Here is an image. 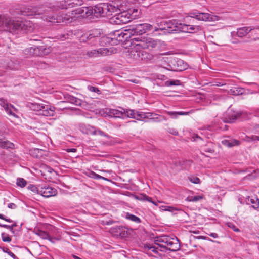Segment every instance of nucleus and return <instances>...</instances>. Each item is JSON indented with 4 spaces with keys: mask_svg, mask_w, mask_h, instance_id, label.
Instances as JSON below:
<instances>
[{
    "mask_svg": "<svg viewBox=\"0 0 259 259\" xmlns=\"http://www.w3.org/2000/svg\"><path fill=\"white\" fill-rule=\"evenodd\" d=\"M37 234L41 237L42 239H47L49 237V234L46 232L44 231H38Z\"/></svg>",
    "mask_w": 259,
    "mask_h": 259,
    "instance_id": "obj_41",
    "label": "nucleus"
},
{
    "mask_svg": "<svg viewBox=\"0 0 259 259\" xmlns=\"http://www.w3.org/2000/svg\"><path fill=\"white\" fill-rule=\"evenodd\" d=\"M152 25L148 23L138 24L131 26L128 29L131 38L139 37L145 33L147 31L151 30Z\"/></svg>",
    "mask_w": 259,
    "mask_h": 259,
    "instance_id": "obj_6",
    "label": "nucleus"
},
{
    "mask_svg": "<svg viewBox=\"0 0 259 259\" xmlns=\"http://www.w3.org/2000/svg\"><path fill=\"white\" fill-rule=\"evenodd\" d=\"M180 83V81L179 80H171V81H166V84L167 85H170V86L178 85H179Z\"/></svg>",
    "mask_w": 259,
    "mask_h": 259,
    "instance_id": "obj_44",
    "label": "nucleus"
},
{
    "mask_svg": "<svg viewBox=\"0 0 259 259\" xmlns=\"http://www.w3.org/2000/svg\"><path fill=\"white\" fill-rule=\"evenodd\" d=\"M73 3L80 6L83 4V2L82 0H73Z\"/></svg>",
    "mask_w": 259,
    "mask_h": 259,
    "instance_id": "obj_55",
    "label": "nucleus"
},
{
    "mask_svg": "<svg viewBox=\"0 0 259 259\" xmlns=\"http://www.w3.org/2000/svg\"><path fill=\"white\" fill-rule=\"evenodd\" d=\"M30 53L35 56H45L49 54L51 49L50 47L45 46L31 47L29 49Z\"/></svg>",
    "mask_w": 259,
    "mask_h": 259,
    "instance_id": "obj_13",
    "label": "nucleus"
},
{
    "mask_svg": "<svg viewBox=\"0 0 259 259\" xmlns=\"http://www.w3.org/2000/svg\"><path fill=\"white\" fill-rule=\"evenodd\" d=\"M33 29V25L29 21L14 20L8 15H0V31L19 34L31 32Z\"/></svg>",
    "mask_w": 259,
    "mask_h": 259,
    "instance_id": "obj_1",
    "label": "nucleus"
},
{
    "mask_svg": "<svg viewBox=\"0 0 259 259\" xmlns=\"http://www.w3.org/2000/svg\"><path fill=\"white\" fill-rule=\"evenodd\" d=\"M201 199H202V197L201 196H195L193 197L187 198V200L189 201H192V202H197Z\"/></svg>",
    "mask_w": 259,
    "mask_h": 259,
    "instance_id": "obj_42",
    "label": "nucleus"
},
{
    "mask_svg": "<svg viewBox=\"0 0 259 259\" xmlns=\"http://www.w3.org/2000/svg\"><path fill=\"white\" fill-rule=\"evenodd\" d=\"M73 18L70 15L64 14L62 22L70 23L72 21Z\"/></svg>",
    "mask_w": 259,
    "mask_h": 259,
    "instance_id": "obj_37",
    "label": "nucleus"
},
{
    "mask_svg": "<svg viewBox=\"0 0 259 259\" xmlns=\"http://www.w3.org/2000/svg\"><path fill=\"white\" fill-rule=\"evenodd\" d=\"M109 116L115 118H125L129 117L139 120H142L143 118L147 117V114L142 112L137 111L134 110H125L120 108V110L111 109L108 113Z\"/></svg>",
    "mask_w": 259,
    "mask_h": 259,
    "instance_id": "obj_3",
    "label": "nucleus"
},
{
    "mask_svg": "<svg viewBox=\"0 0 259 259\" xmlns=\"http://www.w3.org/2000/svg\"><path fill=\"white\" fill-rule=\"evenodd\" d=\"M10 226H12V228H13L14 229V228L16 226V223H15Z\"/></svg>",
    "mask_w": 259,
    "mask_h": 259,
    "instance_id": "obj_64",
    "label": "nucleus"
},
{
    "mask_svg": "<svg viewBox=\"0 0 259 259\" xmlns=\"http://www.w3.org/2000/svg\"><path fill=\"white\" fill-rule=\"evenodd\" d=\"M0 227L9 229L10 231H11L13 233H14V229L12 228V226H11L10 225H8L6 224H0Z\"/></svg>",
    "mask_w": 259,
    "mask_h": 259,
    "instance_id": "obj_48",
    "label": "nucleus"
},
{
    "mask_svg": "<svg viewBox=\"0 0 259 259\" xmlns=\"http://www.w3.org/2000/svg\"><path fill=\"white\" fill-rule=\"evenodd\" d=\"M241 115V114L239 112H234L232 114L228 113L227 116L226 117H224L223 121L227 123H233L238 119Z\"/></svg>",
    "mask_w": 259,
    "mask_h": 259,
    "instance_id": "obj_22",
    "label": "nucleus"
},
{
    "mask_svg": "<svg viewBox=\"0 0 259 259\" xmlns=\"http://www.w3.org/2000/svg\"><path fill=\"white\" fill-rule=\"evenodd\" d=\"M127 29L124 30H118L115 31L111 34L113 42L112 44L117 45L119 42H122L127 40L128 38H130L131 36Z\"/></svg>",
    "mask_w": 259,
    "mask_h": 259,
    "instance_id": "obj_10",
    "label": "nucleus"
},
{
    "mask_svg": "<svg viewBox=\"0 0 259 259\" xmlns=\"http://www.w3.org/2000/svg\"><path fill=\"white\" fill-rule=\"evenodd\" d=\"M64 13H60L57 15H50L49 14H47V13L43 15L41 18L46 21L53 22V23H61L62 22L63 18Z\"/></svg>",
    "mask_w": 259,
    "mask_h": 259,
    "instance_id": "obj_15",
    "label": "nucleus"
},
{
    "mask_svg": "<svg viewBox=\"0 0 259 259\" xmlns=\"http://www.w3.org/2000/svg\"><path fill=\"white\" fill-rule=\"evenodd\" d=\"M125 218L136 223H140L141 222V220L139 217L128 212L126 213Z\"/></svg>",
    "mask_w": 259,
    "mask_h": 259,
    "instance_id": "obj_34",
    "label": "nucleus"
},
{
    "mask_svg": "<svg viewBox=\"0 0 259 259\" xmlns=\"http://www.w3.org/2000/svg\"><path fill=\"white\" fill-rule=\"evenodd\" d=\"M79 106L83 107L84 109H87L88 107V106H89V105H88V104L87 103V105H85V104H81V105H79Z\"/></svg>",
    "mask_w": 259,
    "mask_h": 259,
    "instance_id": "obj_62",
    "label": "nucleus"
},
{
    "mask_svg": "<svg viewBox=\"0 0 259 259\" xmlns=\"http://www.w3.org/2000/svg\"><path fill=\"white\" fill-rule=\"evenodd\" d=\"M107 7L108 16L112 15L114 13H116L117 14L120 11L118 7L115 5L107 3Z\"/></svg>",
    "mask_w": 259,
    "mask_h": 259,
    "instance_id": "obj_26",
    "label": "nucleus"
},
{
    "mask_svg": "<svg viewBox=\"0 0 259 259\" xmlns=\"http://www.w3.org/2000/svg\"><path fill=\"white\" fill-rule=\"evenodd\" d=\"M14 144L5 139L0 138V147L3 148H13Z\"/></svg>",
    "mask_w": 259,
    "mask_h": 259,
    "instance_id": "obj_30",
    "label": "nucleus"
},
{
    "mask_svg": "<svg viewBox=\"0 0 259 259\" xmlns=\"http://www.w3.org/2000/svg\"><path fill=\"white\" fill-rule=\"evenodd\" d=\"M208 235L214 238H217L218 237V235L215 233H211L208 234Z\"/></svg>",
    "mask_w": 259,
    "mask_h": 259,
    "instance_id": "obj_60",
    "label": "nucleus"
},
{
    "mask_svg": "<svg viewBox=\"0 0 259 259\" xmlns=\"http://www.w3.org/2000/svg\"><path fill=\"white\" fill-rule=\"evenodd\" d=\"M172 63H173L174 67H171V70L182 71L186 68V64L181 59H174Z\"/></svg>",
    "mask_w": 259,
    "mask_h": 259,
    "instance_id": "obj_20",
    "label": "nucleus"
},
{
    "mask_svg": "<svg viewBox=\"0 0 259 259\" xmlns=\"http://www.w3.org/2000/svg\"><path fill=\"white\" fill-rule=\"evenodd\" d=\"M0 219L4 220L8 222H12V221L11 220L6 218L5 217H4V216L2 214H1V213H0Z\"/></svg>",
    "mask_w": 259,
    "mask_h": 259,
    "instance_id": "obj_58",
    "label": "nucleus"
},
{
    "mask_svg": "<svg viewBox=\"0 0 259 259\" xmlns=\"http://www.w3.org/2000/svg\"><path fill=\"white\" fill-rule=\"evenodd\" d=\"M8 208H11V209H16L17 207V206L15 204H14L13 203H11L8 205Z\"/></svg>",
    "mask_w": 259,
    "mask_h": 259,
    "instance_id": "obj_54",
    "label": "nucleus"
},
{
    "mask_svg": "<svg viewBox=\"0 0 259 259\" xmlns=\"http://www.w3.org/2000/svg\"><path fill=\"white\" fill-rule=\"evenodd\" d=\"M254 29L259 30V25H255L250 27H243L238 28L236 31V35L239 37H242L246 36L247 34Z\"/></svg>",
    "mask_w": 259,
    "mask_h": 259,
    "instance_id": "obj_16",
    "label": "nucleus"
},
{
    "mask_svg": "<svg viewBox=\"0 0 259 259\" xmlns=\"http://www.w3.org/2000/svg\"><path fill=\"white\" fill-rule=\"evenodd\" d=\"M134 47L128 51V58L133 60H140V55L141 48L138 46V44L134 42Z\"/></svg>",
    "mask_w": 259,
    "mask_h": 259,
    "instance_id": "obj_14",
    "label": "nucleus"
},
{
    "mask_svg": "<svg viewBox=\"0 0 259 259\" xmlns=\"http://www.w3.org/2000/svg\"><path fill=\"white\" fill-rule=\"evenodd\" d=\"M84 9L86 11H87L88 8L87 7H85V8H79L75 10L73 12H75V14H80L81 15H83V12H84Z\"/></svg>",
    "mask_w": 259,
    "mask_h": 259,
    "instance_id": "obj_45",
    "label": "nucleus"
},
{
    "mask_svg": "<svg viewBox=\"0 0 259 259\" xmlns=\"http://www.w3.org/2000/svg\"><path fill=\"white\" fill-rule=\"evenodd\" d=\"M190 16L198 20L204 21L213 22L220 20L219 16L213 15L212 13L195 12L190 13Z\"/></svg>",
    "mask_w": 259,
    "mask_h": 259,
    "instance_id": "obj_9",
    "label": "nucleus"
},
{
    "mask_svg": "<svg viewBox=\"0 0 259 259\" xmlns=\"http://www.w3.org/2000/svg\"><path fill=\"white\" fill-rule=\"evenodd\" d=\"M66 98L68 101V102H70L71 103L74 104L75 105H81V104H82L87 105L86 102L82 101L80 99H78L73 96L67 95Z\"/></svg>",
    "mask_w": 259,
    "mask_h": 259,
    "instance_id": "obj_25",
    "label": "nucleus"
},
{
    "mask_svg": "<svg viewBox=\"0 0 259 259\" xmlns=\"http://www.w3.org/2000/svg\"><path fill=\"white\" fill-rule=\"evenodd\" d=\"M140 60H143L145 61H150L153 59V56L152 54L142 50H141L140 51Z\"/></svg>",
    "mask_w": 259,
    "mask_h": 259,
    "instance_id": "obj_27",
    "label": "nucleus"
},
{
    "mask_svg": "<svg viewBox=\"0 0 259 259\" xmlns=\"http://www.w3.org/2000/svg\"><path fill=\"white\" fill-rule=\"evenodd\" d=\"M87 89L92 92H95L97 93L98 94H100L101 92L99 89L95 87L91 86V85H88Z\"/></svg>",
    "mask_w": 259,
    "mask_h": 259,
    "instance_id": "obj_40",
    "label": "nucleus"
},
{
    "mask_svg": "<svg viewBox=\"0 0 259 259\" xmlns=\"http://www.w3.org/2000/svg\"><path fill=\"white\" fill-rule=\"evenodd\" d=\"M193 138L194 139V141H198V140H202V138L200 137H199L198 135H194V136H193Z\"/></svg>",
    "mask_w": 259,
    "mask_h": 259,
    "instance_id": "obj_56",
    "label": "nucleus"
},
{
    "mask_svg": "<svg viewBox=\"0 0 259 259\" xmlns=\"http://www.w3.org/2000/svg\"><path fill=\"white\" fill-rule=\"evenodd\" d=\"M228 226L230 228H232L235 232H239L240 231V230L237 228L235 225H234L232 223H229L228 224Z\"/></svg>",
    "mask_w": 259,
    "mask_h": 259,
    "instance_id": "obj_50",
    "label": "nucleus"
},
{
    "mask_svg": "<svg viewBox=\"0 0 259 259\" xmlns=\"http://www.w3.org/2000/svg\"><path fill=\"white\" fill-rule=\"evenodd\" d=\"M135 198L137 200H141V201L146 200L152 203L153 204H154L156 206L157 205V204L156 202H155L152 200L151 198L148 197V196H147L145 194H139L138 195L136 196Z\"/></svg>",
    "mask_w": 259,
    "mask_h": 259,
    "instance_id": "obj_31",
    "label": "nucleus"
},
{
    "mask_svg": "<svg viewBox=\"0 0 259 259\" xmlns=\"http://www.w3.org/2000/svg\"><path fill=\"white\" fill-rule=\"evenodd\" d=\"M132 19L131 14L127 12L123 11L116 14L111 18L110 21L112 23L120 25L130 22Z\"/></svg>",
    "mask_w": 259,
    "mask_h": 259,
    "instance_id": "obj_8",
    "label": "nucleus"
},
{
    "mask_svg": "<svg viewBox=\"0 0 259 259\" xmlns=\"http://www.w3.org/2000/svg\"><path fill=\"white\" fill-rule=\"evenodd\" d=\"M99 36H96L94 38H91V40H90L88 43L92 46L95 45L99 40Z\"/></svg>",
    "mask_w": 259,
    "mask_h": 259,
    "instance_id": "obj_47",
    "label": "nucleus"
},
{
    "mask_svg": "<svg viewBox=\"0 0 259 259\" xmlns=\"http://www.w3.org/2000/svg\"><path fill=\"white\" fill-rule=\"evenodd\" d=\"M68 36H69L68 34H62V36L61 37H60L59 38L62 40L66 39L68 38V37H69Z\"/></svg>",
    "mask_w": 259,
    "mask_h": 259,
    "instance_id": "obj_59",
    "label": "nucleus"
},
{
    "mask_svg": "<svg viewBox=\"0 0 259 259\" xmlns=\"http://www.w3.org/2000/svg\"><path fill=\"white\" fill-rule=\"evenodd\" d=\"M3 251L7 253H8L11 257H12L14 258H15L16 255L11 251H10L8 248H6L5 249H4Z\"/></svg>",
    "mask_w": 259,
    "mask_h": 259,
    "instance_id": "obj_51",
    "label": "nucleus"
},
{
    "mask_svg": "<svg viewBox=\"0 0 259 259\" xmlns=\"http://www.w3.org/2000/svg\"><path fill=\"white\" fill-rule=\"evenodd\" d=\"M160 29L165 30L168 33L181 31L186 33H195L201 30L200 26L191 25L179 23L176 20L165 21L160 22Z\"/></svg>",
    "mask_w": 259,
    "mask_h": 259,
    "instance_id": "obj_2",
    "label": "nucleus"
},
{
    "mask_svg": "<svg viewBox=\"0 0 259 259\" xmlns=\"http://www.w3.org/2000/svg\"><path fill=\"white\" fill-rule=\"evenodd\" d=\"M143 113L147 114L146 116H148L147 117H145V118H150V120L154 122H160L163 120H167V118L163 115L152 113ZM144 119H145V118Z\"/></svg>",
    "mask_w": 259,
    "mask_h": 259,
    "instance_id": "obj_21",
    "label": "nucleus"
},
{
    "mask_svg": "<svg viewBox=\"0 0 259 259\" xmlns=\"http://www.w3.org/2000/svg\"><path fill=\"white\" fill-rule=\"evenodd\" d=\"M91 134L93 135H100L101 136L104 135V133L100 130H94L92 132Z\"/></svg>",
    "mask_w": 259,
    "mask_h": 259,
    "instance_id": "obj_52",
    "label": "nucleus"
},
{
    "mask_svg": "<svg viewBox=\"0 0 259 259\" xmlns=\"http://www.w3.org/2000/svg\"><path fill=\"white\" fill-rule=\"evenodd\" d=\"M169 132L174 135H178V132L174 128L169 129Z\"/></svg>",
    "mask_w": 259,
    "mask_h": 259,
    "instance_id": "obj_57",
    "label": "nucleus"
},
{
    "mask_svg": "<svg viewBox=\"0 0 259 259\" xmlns=\"http://www.w3.org/2000/svg\"><path fill=\"white\" fill-rule=\"evenodd\" d=\"M40 187H37L36 186L33 185H30L28 186L27 188L35 193L40 194V193H39Z\"/></svg>",
    "mask_w": 259,
    "mask_h": 259,
    "instance_id": "obj_38",
    "label": "nucleus"
},
{
    "mask_svg": "<svg viewBox=\"0 0 259 259\" xmlns=\"http://www.w3.org/2000/svg\"><path fill=\"white\" fill-rule=\"evenodd\" d=\"M246 141L248 142H251L252 141L258 140L259 141V136H252L251 137L246 136Z\"/></svg>",
    "mask_w": 259,
    "mask_h": 259,
    "instance_id": "obj_46",
    "label": "nucleus"
},
{
    "mask_svg": "<svg viewBox=\"0 0 259 259\" xmlns=\"http://www.w3.org/2000/svg\"><path fill=\"white\" fill-rule=\"evenodd\" d=\"M253 31H254L252 34H254V36H256V37L254 38V40L255 41L256 40L259 39V30L258 29H254Z\"/></svg>",
    "mask_w": 259,
    "mask_h": 259,
    "instance_id": "obj_49",
    "label": "nucleus"
},
{
    "mask_svg": "<svg viewBox=\"0 0 259 259\" xmlns=\"http://www.w3.org/2000/svg\"><path fill=\"white\" fill-rule=\"evenodd\" d=\"M188 179L190 182L194 184H199L200 183V179L198 177L190 176L188 177Z\"/></svg>",
    "mask_w": 259,
    "mask_h": 259,
    "instance_id": "obj_43",
    "label": "nucleus"
},
{
    "mask_svg": "<svg viewBox=\"0 0 259 259\" xmlns=\"http://www.w3.org/2000/svg\"><path fill=\"white\" fill-rule=\"evenodd\" d=\"M156 246L155 245H152L150 244H146L144 246L145 248L148 250H151L154 253H158V250H159L160 248L158 245Z\"/></svg>",
    "mask_w": 259,
    "mask_h": 259,
    "instance_id": "obj_35",
    "label": "nucleus"
},
{
    "mask_svg": "<svg viewBox=\"0 0 259 259\" xmlns=\"http://www.w3.org/2000/svg\"><path fill=\"white\" fill-rule=\"evenodd\" d=\"M98 42L100 46H104L108 44L114 45L112 44L113 40L111 36V34L110 36H103L99 39Z\"/></svg>",
    "mask_w": 259,
    "mask_h": 259,
    "instance_id": "obj_24",
    "label": "nucleus"
},
{
    "mask_svg": "<svg viewBox=\"0 0 259 259\" xmlns=\"http://www.w3.org/2000/svg\"><path fill=\"white\" fill-rule=\"evenodd\" d=\"M132 44H134V41L138 44L142 49H151L155 48L158 44L157 41L154 39L148 37L140 36L131 38Z\"/></svg>",
    "mask_w": 259,
    "mask_h": 259,
    "instance_id": "obj_5",
    "label": "nucleus"
},
{
    "mask_svg": "<svg viewBox=\"0 0 259 259\" xmlns=\"http://www.w3.org/2000/svg\"><path fill=\"white\" fill-rule=\"evenodd\" d=\"M93 177L95 178V179H104V180H106V179H105V178H104L103 177L101 176H100L96 173H94L93 172Z\"/></svg>",
    "mask_w": 259,
    "mask_h": 259,
    "instance_id": "obj_53",
    "label": "nucleus"
},
{
    "mask_svg": "<svg viewBox=\"0 0 259 259\" xmlns=\"http://www.w3.org/2000/svg\"><path fill=\"white\" fill-rule=\"evenodd\" d=\"M155 244L160 247L159 250L161 251H165V249H166L175 252L180 248L178 239L168 236H162L157 238L155 241Z\"/></svg>",
    "mask_w": 259,
    "mask_h": 259,
    "instance_id": "obj_4",
    "label": "nucleus"
},
{
    "mask_svg": "<svg viewBox=\"0 0 259 259\" xmlns=\"http://www.w3.org/2000/svg\"><path fill=\"white\" fill-rule=\"evenodd\" d=\"M244 89L241 88H233L228 91V93L230 94L233 95H242L243 93Z\"/></svg>",
    "mask_w": 259,
    "mask_h": 259,
    "instance_id": "obj_32",
    "label": "nucleus"
},
{
    "mask_svg": "<svg viewBox=\"0 0 259 259\" xmlns=\"http://www.w3.org/2000/svg\"><path fill=\"white\" fill-rule=\"evenodd\" d=\"M205 152H209V153H213V150L211 149V148H208V149H207L206 150H204Z\"/></svg>",
    "mask_w": 259,
    "mask_h": 259,
    "instance_id": "obj_61",
    "label": "nucleus"
},
{
    "mask_svg": "<svg viewBox=\"0 0 259 259\" xmlns=\"http://www.w3.org/2000/svg\"><path fill=\"white\" fill-rule=\"evenodd\" d=\"M249 203L253 204L252 205L253 208L255 209L259 208V200L256 197H248L247 199V203L249 204Z\"/></svg>",
    "mask_w": 259,
    "mask_h": 259,
    "instance_id": "obj_29",
    "label": "nucleus"
},
{
    "mask_svg": "<svg viewBox=\"0 0 259 259\" xmlns=\"http://www.w3.org/2000/svg\"><path fill=\"white\" fill-rule=\"evenodd\" d=\"M46 13V10L42 7H25L21 10V14L24 16L44 15Z\"/></svg>",
    "mask_w": 259,
    "mask_h": 259,
    "instance_id": "obj_11",
    "label": "nucleus"
},
{
    "mask_svg": "<svg viewBox=\"0 0 259 259\" xmlns=\"http://www.w3.org/2000/svg\"><path fill=\"white\" fill-rule=\"evenodd\" d=\"M100 33L98 30H95L92 31L89 34H84L82 35L80 38V40L82 42H89L91 40V38H94L96 36H100Z\"/></svg>",
    "mask_w": 259,
    "mask_h": 259,
    "instance_id": "obj_23",
    "label": "nucleus"
},
{
    "mask_svg": "<svg viewBox=\"0 0 259 259\" xmlns=\"http://www.w3.org/2000/svg\"><path fill=\"white\" fill-rule=\"evenodd\" d=\"M112 52V49H108L107 48H101L98 49L88 50L86 52V55L90 58L99 57L100 56L110 55Z\"/></svg>",
    "mask_w": 259,
    "mask_h": 259,
    "instance_id": "obj_12",
    "label": "nucleus"
},
{
    "mask_svg": "<svg viewBox=\"0 0 259 259\" xmlns=\"http://www.w3.org/2000/svg\"><path fill=\"white\" fill-rule=\"evenodd\" d=\"M30 108L38 112V114L45 116H53L55 114L54 108H51L49 105L43 104L32 103L30 105Z\"/></svg>",
    "mask_w": 259,
    "mask_h": 259,
    "instance_id": "obj_7",
    "label": "nucleus"
},
{
    "mask_svg": "<svg viewBox=\"0 0 259 259\" xmlns=\"http://www.w3.org/2000/svg\"><path fill=\"white\" fill-rule=\"evenodd\" d=\"M1 237L2 240L4 242H10L11 241V238L10 237V236L5 233H2L1 234Z\"/></svg>",
    "mask_w": 259,
    "mask_h": 259,
    "instance_id": "obj_39",
    "label": "nucleus"
},
{
    "mask_svg": "<svg viewBox=\"0 0 259 259\" xmlns=\"http://www.w3.org/2000/svg\"><path fill=\"white\" fill-rule=\"evenodd\" d=\"M222 143L224 145L229 147H231L235 145H238L240 143L239 141L236 140H233L231 141L225 140L222 141Z\"/></svg>",
    "mask_w": 259,
    "mask_h": 259,
    "instance_id": "obj_33",
    "label": "nucleus"
},
{
    "mask_svg": "<svg viewBox=\"0 0 259 259\" xmlns=\"http://www.w3.org/2000/svg\"><path fill=\"white\" fill-rule=\"evenodd\" d=\"M39 193L45 197H49L56 195L57 193L56 190L51 187H40L39 188Z\"/></svg>",
    "mask_w": 259,
    "mask_h": 259,
    "instance_id": "obj_17",
    "label": "nucleus"
},
{
    "mask_svg": "<svg viewBox=\"0 0 259 259\" xmlns=\"http://www.w3.org/2000/svg\"><path fill=\"white\" fill-rule=\"evenodd\" d=\"M165 113L169 115L172 118H178L179 115H188L190 112H176V111H165Z\"/></svg>",
    "mask_w": 259,
    "mask_h": 259,
    "instance_id": "obj_28",
    "label": "nucleus"
},
{
    "mask_svg": "<svg viewBox=\"0 0 259 259\" xmlns=\"http://www.w3.org/2000/svg\"><path fill=\"white\" fill-rule=\"evenodd\" d=\"M72 257L74 259H81L80 257H79L75 255H72Z\"/></svg>",
    "mask_w": 259,
    "mask_h": 259,
    "instance_id": "obj_63",
    "label": "nucleus"
},
{
    "mask_svg": "<svg viewBox=\"0 0 259 259\" xmlns=\"http://www.w3.org/2000/svg\"><path fill=\"white\" fill-rule=\"evenodd\" d=\"M0 106H2L8 114L11 116H15L16 115L12 111L14 107L8 103L7 101L4 98H0Z\"/></svg>",
    "mask_w": 259,
    "mask_h": 259,
    "instance_id": "obj_18",
    "label": "nucleus"
},
{
    "mask_svg": "<svg viewBox=\"0 0 259 259\" xmlns=\"http://www.w3.org/2000/svg\"><path fill=\"white\" fill-rule=\"evenodd\" d=\"M107 3L101 4L95 6V13L102 17L107 16Z\"/></svg>",
    "mask_w": 259,
    "mask_h": 259,
    "instance_id": "obj_19",
    "label": "nucleus"
},
{
    "mask_svg": "<svg viewBox=\"0 0 259 259\" xmlns=\"http://www.w3.org/2000/svg\"><path fill=\"white\" fill-rule=\"evenodd\" d=\"M16 184L18 186L23 188L26 185L27 182L23 178H18L17 179Z\"/></svg>",
    "mask_w": 259,
    "mask_h": 259,
    "instance_id": "obj_36",
    "label": "nucleus"
}]
</instances>
